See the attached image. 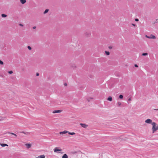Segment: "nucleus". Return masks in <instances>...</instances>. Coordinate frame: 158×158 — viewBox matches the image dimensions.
Listing matches in <instances>:
<instances>
[{
  "mask_svg": "<svg viewBox=\"0 0 158 158\" xmlns=\"http://www.w3.org/2000/svg\"><path fill=\"white\" fill-rule=\"evenodd\" d=\"M20 1L23 4L25 3L26 2V0H20Z\"/></svg>",
  "mask_w": 158,
  "mask_h": 158,
  "instance_id": "ddd939ff",
  "label": "nucleus"
},
{
  "mask_svg": "<svg viewBox=\"0 0 158 158\" xmlns=\"http://www.w3.org/2000/svg\"><path fill=\"white\" fill-rule=\"evenodd\" d=\"M135 20L136 21H139V19H135Z\"/></svg>",
  "mask_w": 158,
  "mask_h": 158,
  "instance_id": "bb28decb",
  "label": "nucleus"
},
{
  "mask_svg": "<svg viewBox=\"0 0 158 158\" xmlns=\"http://www.w3.org/2000/svg\"><path fill=\"white\" fill-rule=\"evenodd\" d=\"M152 120L150 119H148L146 120H145V123H152Z\"/></svg>",
  "mask_w": 158,
  "mask_h": 158,
  "instance_id": "20e7f679",
  "label": "nucleus"
},
{
  "mask_svg": "<svg viewBox=\"0 0 158 158\" xmlns=\"http://www.w3.org/2000/svg\"><path fill=\"white\" fill-rule=\"evenodd\" d=\"M105 52L106 55L108 56L110 55V52H109L106 51Z\"/></svg>",
  "mask_w": 158,
  "mask_h": 158,
  "instance_id": "2eb2a0df",
  "label": "nucleus"
},
{
  "mask_svg": "<svg viewBox=\"0 0 158 158\" xmlns=\"http://www.w3.org/2000/svg\"><path fill=\"white\" fill-rule=\"evenodd\" d=\"M128 100L129 101H131V97L129 98L128 99Z\"/></svg>",
  "mask_w": 158,
  "mask_h": 158,
  "instance_id": "393cba45",
  "label": "nucleus"
},
{
  "mask_svg": "<svg viewBox=\"0 0 158 158\" xmlns=\"http://www.w3.org/2000/svg\"><path fill=\"white\" fill-rule=\"evenodd\" d=\"M135 67H138V65H137V64H135Z\"/></svg>",
  "mask_w": 158,
  "mask_h": 158,
  "instance_id": "cd10ccee",
  "label": "nucleus"
},
{
  "mask_svg": "<svg viewBox=\"0 0 158 158\" xmlns=\"http://www.w3.org/2000/svg\"><path fill=\"white\" fill-rule=\"evenodd\" d=\"M55 152H58L59 153H62L60 152H62V150L61 148H59L58 147L55 148L53 150Z\"/></svg>",
  "mask_w": 158,
  "mask_h": 158,
  "instance_id": "f03ea898",
  "label": "nucleus"
},
{
  "mask_svg": "<svg viewBox=\"0 0 158 158\" xmlns=\"http://www.w3.org/2000/svg\"><path fill=\"white\" fill-rule=\"evenodd\" d=\"M0 64L1 65H3V61L1 60H0Z\"/></svg>",
  "mask_w": 158,
  "mask_h": 158,
  "instance_id": "412c9836",
  "label": "nucleus"
},
{
  "mask_svg": "<svg viewBox=\"0 0 158 158\" xmlns=\"http://www.w3.org/2000/svg\"><path fill=\"white\" fill-rule=\"evenodd\" d=\"M26 147L27 148H30L31 147V144L30 143H26L25 144Z\"/></svg>",
  "mask_w": 158,
  "mask_h": 158,
  "instance_id": "6e6552de",
  "label": "nucleus"
},
{
  "mask_svg": "<svg viewBox=\"0 0 158 158\" xmlns=\"http://www.w3.org/2000/svg\"><path fill=\"white\" fill-rule=\"evenodd\" d=\"M36 28V27L35 26H34L33 27V28L34 29Z\"/></svg>",
  "mask_w": 158,
  "mask_h": 158,
  "instance_id": "c756f323",
  "label": "nucleus"
},
{
  "mask_svg": "<svg viewBox=\"0 0 158 158\" xmlns=\"http://www.w3.org/2000/svg\"><path fill=\"white\" fill-rule=\"evenodd\" d=\"M27 48H28L29 50H31V48L30 46H28L27 47Z\"/></svg>",
  "mask_w": 158,
  "mask_h": 158,
  "instance_id": "b1692460",
  "label": "nucleus"
},
{
  "mask_svg": "<svg viewBox=\"0 0 158 158\" xmlns=\"http://www.w3.org/2000/svg\"><path fill=\"white\" fill-rule=\"evenodd\" d=\"M39 75V73H36V76H38Z\"/></svg>",
  "mask_w": 158,
  "mask_h": 158,
  "instance_id": "7c9ffc66",
  "label": "nucleus"
},
{
  "mask_svg": "<svg viewBox=\"0 0 158 158\" xmlns=\"http://www.w3.org/2000/svg\"><path fill=\"white\" fill-rule=\"evenodd\" d=\"M108 48L109 49H111L112 48V47L111 46H109Z\"/></svg>",
  "mask_w": 158,
  "mask_h": 158,
  "instance_id": "a878e982",
  "label": "nucleus"
},
{
  "mask_svg": "<svg viewBox=\"0 0 158 158\" xmlns=\"http://www.w3.org/2000/svg\"><path fill=\"white\" fill-rule=\"evenodd\" d=\"M62 158H68V156L66 154H65L63 156Z\"/></svg>",
  "mask_w": 158,
  "mask_h": 158,
  "instance_id": "9b49d317",
  "label": "nucleus"
},
{
  "mask_svg": "<svg viewBox=\"0 0 158 158\" xmlns=\"http://www.w3.org/2000/svg\"><path fill=\"white\" fill-rule=\"evenodd\" d=\"M10 134H11V135H15V137L17 136V135L16 134H15V133H10Z\"/></svg>",
  "mask_w": 158,
  "mask_h": 158,
  "instance_id": "4be33fe9",
  "label": "nucleus"
},
{
  "mask_svg": "<svg viewBox=\"0 0 158 158\" xmlns=\"http://www.w3.org/2000/svg\"><path fill=\"white\" fill-rule=\"evenodd\" d=\"M132 25L134 27H135V25L134 24H132Z\"/></svg>",
  "mask_w": 158,
  "mask_h": 158,
  "instance_id": "2f4dec72",
  "label": "nucleus"
},
{
  "mask_svg": "<svg viewBox=\"0 0 158 158\" xmlns=\"http://www.w3.org/2000/svg\"><path fill=\"white\" fill-rule=\"evenodd\" d=\"M7 16V15L5 14H2V17H6Z\"/></svg>",
  "mask_w": 158,
  "mask_h": 158,
  "instance_id": "f3484780",
  "label": "nucleus"
},
{
  "mask_svg": "<svg viewBox=\"0 0 158 158\" xmlns=\"http://www.w3.org/2000/svg\"><path fill=\"white\" fill-rule=\"evenodd\" d=\"M119 98L120 99H122L123 98V95H120L119 96Z\"/></svg>",
  "mask_w": 158,
  "mask_h": 158,
  "instance_id": "6ab92c4d",
  "label": "nucleus"
},
{
  "mask_svg": "<svg viewBox=\"0 0 158 158\" xmlns=\"http://www.w3.org/2000/svg\"><path fill=\"white\" fill-rule=\"evenodd\" d=\"M148 55V53H143L142 54V56H146Z\"/></svg>",
  "mask_w": 158,
  "mask_h": 158,
  "instance_id": "a211bd4d",
  "label": "nucleus"
},
{
  "mask_svg": "<svg viewBox=\"0 0 158 158\" xmlns=\"http://www.w3.org/2000/svg\"><path fill=\"white\" fill-rule=\"evenodd\" d=\"M68 132V131H61V132H60L59 133L60 135H63V134H65L66 133H67Z\"/></svg>",
  "mask_w": 158,
  "mask_h": 158,
  "instance_id": "0eeeda50",
  "label": "nucleus"
},
{
  "mask_svg": "<svg viewBox=\"0 0 158 158\" xmlns=\"http://www.w3.org/2000/svg\"><path fill=\"white\" fill-rule=\"evenodd\" d=\"M145 36L148 38L149 39H155L156 38V37L155 36L152 35H150L149 36H148L147 35H146Z\"/></svg>",
  "mask_w": 158,
  "mask_h": 158,
  "instance_id": "7ed1b4c3",
  "label": "nucleus"
},
{
  "mask_svg": "<svg viewBox=\"0 0 158 158\" xmlns=\"http://www.w3.org/2000/svg\"><path fill=\"white\" fill-rule=\"evenodd\" d=\"M107 99L108 101H112V98L111 97L109 96L108 97Z\"/></svg>",
  "mask_w": 158,
  "mask_h": 158,
  "instance_id": "f8f14e48",
  "label": "nucleus"
},
{
  "mask_svg": "<svg viewBox=\"0 0 158 158\" xmlns=\"http://www.w3.org/2000/svg\"><path fill=\"white\" fill-rule=\"evenodd\" d=\"M68 133L69 135H74L75 134V133L74 132H68Z\"/></svg>",
  "mask_w": 158,
  "mask_h": 158,
  "instance_id": "4468645a",
  "label": "nucleus"
},
{
  "mask_svg": "<svg viewBox=\"0 0 158 158\" xmlns=\"http://www.w3.org/2000/svg\"><path fill=\"white\" fill-rule=\"evenodd\" d=\"M80 125L82 127L84 128H86L88 127L87 125H86L85 124H84V123H80Z\"/></svg>",
  "mask_w": 158,
  "mask_h": 158,
  "instance_id": "423d86ee",
  "label": "nucleus"
},
{
  "mask_svg": "<svg viewBox=\"0 0 158 158\" xmlns=\"http://www.w3.org/2000/svg\"><path fill=\"white\" fill-rule=\"evenodd\" d=\"M121 103L120 102H118L117 103V105H118V106H120V105H121Z\"/></svg>",
  "mask_w": 158,
  "mask_h": 158,
  "instance_id": "aec40b11",
  "label": "nucleus"
},
{
  "mask_svg": "<svg viewBox=\"0 0 158 158\" xmlns=\"http://www.w3.org/2000/svg\"><path fill=\"white\" fill-rule=\"evenodd\" d=\"M22 133H24V134H26V133H25L24 132H23H23H22Z\"/></svg>",
  "mask_w": 158,
  "mask_h": 158,
  "instance_id": "72a5a7b5",
  "label": "nucleus"
},
{
  "mask_svg": "<svg viewBox=\"0 0 158 158\" xmlns=\"http://www.w3.org/2000/svg\"><path fill=\"white\" fill-rule=\"evenodd\" d=\"M154 110H158V109H154Z\"/></svg>",
  "mask_w": 158,
  "mask_h": 158,
  "instance_id": "f704fd0d",
  "label": "nucleus"
},
{
  "mask_svg": "<svg viewBox=\"0 0 158 158\" xmlns=\"http://www.w3.org/2000/svg\"><path fill=\"white\" fill-rule=\"evenodd\" d=\"M0 145L3 147H5V146H8V145L6 144L5 143H0Z\"/></svg>",
  "mask_w": 158,
  "mask_h": 158,
  "instance_id": "1a4fd4ad",
  "label": "nucleus"
},
{
  "mask_svg": "<svg viewBox=\"0 0 158 158\" xmlns=\"http://www.w3.org/2000/svg\"><path fill=\"white\" fill-rule=\"evenodd\" d=\"M19 25L21 26H22V27L23 26V25L22 24H21V23L19 24Z\"/></svg>",
  "mask_w": 158,
  "mask_h": 158,
  "instance_id": "c85d7f7f",
  "label": "nucleus"
},
{
  "mask_svg": "<svg viewBox=\"0 0 158 158\" xmlns=\"http://www.w3.org/2000/svg\"><path fill=\"white\" fill-rule=\"evenodd\" d=\"M49 10L48 9H46L45 11H44V14H45L46 13H47L48 11Z\"/></svg>",
  "mask_w": 158,
  "mask_h": 158,
  "instance_id": "dca6fc26",
  "label": "nucleus"
},
{
  "mask_svg": "<svg viewBox=\"0 0 158 158\" xmlns=\"http://www.w3.org/2000/svg\"><path fill=\"white\" fill-rule=\"evenodd\" d=\"M152 133H154L158 130V124L157 125L155 122H153L152 123Z\"/></svg>",
  "mask_w": 158,
  "mask_h": 158,
  "instance_id": "f257e3e1",
  "label": "nucleus"
},
{
  "mask_svg": "<svg viewBox=\"0 0 158 158\" xmlns=\"http://www.w3.org/2000/svg\"><path fill=\"white\" fill-rule=\"evenodd\" d=\"M8 73L10 74H11L13 73V72L12 71H9Z\"/></svg>",
  "mask_w": 158,
  "mask_h": 158,
  "instance_id": "5701e85b",
  "label": "nucleus"
},
{
  "mask_svg": "<svg viewBox=\"0 0 158 158\" xmlns=\"http://www.w3.org/2000/svg\"><path fill=\"white\" fill-rule=\"evenodd\" d=\"M64 85L65 86H66L67 85V84L66 83H65V84H64Z\"/></svg>",
  "mask_w": 158,
  "mask_h": 158,
  "instance_id": "473e14b6",
  "label": "nucleus"
},
{
  "mask_svg": "<svg viewBox=\"0 0 158 158\" xmlns=\"http://www.w3.org/2000/svg\"><path fill=\"white\" fill-rule=\"evenodd\" d=\"M94 99V98H93V97H89L88 98H87V101L89 102H90V101H91L92 100V99Z\"/></svg>",
  "mask_w": 158,
  "mask_h": 158,
  "instance_id": "9d476101",
  "label": "nucleus"
},
{
  "mask_svg": "<svg viewBox=\"0 0 158 158\" xmlns=\"http://www.w3.org/2000/svg\"><path fill=\"white\" fill-rule=\"evenodd\" d=\"M62 111V110H55L52 112V113L53 114H55L56 113H60Z\"/></svg>",
  "mask_w": 158,
  "mask_h": 158,
  "instance_id": "39448f33",
  "label": "nucleus"
}]
</instances>
